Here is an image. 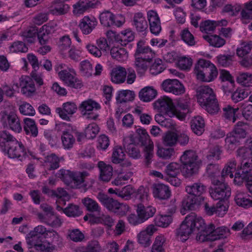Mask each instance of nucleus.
Segmentation results:
<instances>
[{"mask_svg": "<svg viewBox=\"0 0 252 252\" xmlns=\"http://www.w3.org/2000/svg\"><path fill=\"white\" fill-rule=\"evenodd\" d=\"M180 36L181 39L188 46H193L195 45L196 41L195 38L188 29H185L181 31Z\"/></svg>", "mask_w": 252, "mask_h": 252, "instance_id": "nucleus-56", "label": "nucleus"}, {"mask_svg": "<svg viewBox=\"0 0 252 252\" xmlns=\"http://www.w3.org/2000/svg\"><path fill=\"white\" fill-rule=\"evenodd\" d=\"M193 218V224L192 225L195 231H198L197 235H204L208 233V226H206L204 220L199 216H197L194 213H191L188 215Z\"/></svg>", "mask_w": 252, "mask_h": 252, "instance_id": "nucleus-25", "label": "nucleus"}, {"mask_svg": "<svg viewBox=\"0 0 252 252\" xmlns=\"http://www.w3.org/2000/svg\"><path fill=\"white\" fill-rule=\"evenodd\" d=\"M251 92L247 89H237L231 94V99L235 103H237L247 98Z\"/></svg>", "mask_w": 252, "mask_h": 252, "instance_id": "nucleus-57", "label": "nucleus"}, {"mask_svg": "<svg viewBox=\"0 0 252 252\" xmlns=\"http://www.w3.org/2000/svg\"><path fill=\"white\" fill-rule=\"evenodd\" d=\"M63 160V157L52 153L45 157L44 163L48 170H55L60 167V162Z\"/></svg>", "mask_w": 252, "mask_h": 252, "instance_id": "nucleus-30", "label": "nucleus"}, {"mask_svg": "<svg viewBox=\"0 0 252 252\" xmlns=\"http://www.w3.org/2000/svg\"><path fill=\"white\" fill-rule=\"evenodd\" d=\"M212 183L215 187L210 190V194L214 200L221 201L230 196L231 189L226 184L215 178L212 180Z\"/></svg>", "mask_w": 252, "mask_h": 252, "instance_id": "nucleus-7", "label": "nucleus"}, {"mask_svg": "<svg viewBox=\"0 0 252 252\" xmlns=\"http://www.w3.org/2000/svg\"><path fill=\"white\" fill-rule=\"evenodd\" d=\"M252 51V41L242 42L240 46L237 49V55L240 57H243L249 54Z\"/></svg>", "mask_w": 252, "mask_h": 252, "instance_id": "nucleus-61", "label": "nucleus"}, {"mask_svg": "<svg viewBox=\"0 0 252 252\" xmlns=\"http://www.w3.org/2000/svg\"><path fill=\"white\" fill-rule=\"evenodd\" d=\"M240 139L232 132L227 134L225 139V147L228 150H234L240 143Z\"/></svg>", "mask_w": 252, "mask_h": 252, "instance_id": "nucleus-46", "label": "nucleus"}, {"mask_svg": "<svg viewBox=\"0 0 252 252\" xmlns=\"http://www.w3.org/2000/svg\"><path fill=\"white\" fill-rule=\"evenodd\" d=\"M56 129L62 132L61 139L63 148L65 149L72 148L75 141V138L71 134L73 130L72 126L70 124L62 122L56 125Z\"/></svg>", "mask_w": 252, "mask_h": 252, "instance_id": "nucleus-8", "label": "nucleus"}, {"mask_svg": "<svg viewBox=\"0 0 252 252\" xmlns=\"http://www.w3.org/2000/svg\"><path fill=\"white\" fill-rule=\"evenodd\" d=\"M136 132L138 135L139 142L143 146L153 142L150 139V136L146 129L138 128L136 129Z\"/></svg>", "mask_w": 252, "mask_h": 252, "instance_id": "nucleus-64", "label": "nucleus"}, {"mask_svg": "<svg viewBox=\"0 0 252 252\" xmlns=\"http://www.w3.org/2000/svg\"><path fill=\"white\" fill-rule=\"evenodd\" d=\"M132 25L138 32H145L148 27L145 17L142 12H137L134 14Z\"/></svg>", "mask_w": 252, "mask_h": 252, "instance_id": "nucleus-34", "label": "nucleus"}, {"mask_svg": "<svg viewBox=\"0 0 252 252\" xmlns=\"http://www.w3.org/2000/svg\"><path fill=\"white\" fill-rule=\"evenodd\" d=\"M59 76L61 80L68 86L77 89L79 87V83L76 73L72 68L69 70L63 69L58 73Z\"/></svg>", "mask_w": 252, "mask_h": 252, "instance_id": "nucleus-17", "label": "nucleus"}, {"mask_svg": "<svg viewBox=\"0 0 252 252\" xmlns=\"http://www.w3.org/2000/svg\"><path fill=\"white\" fill-rule=\"evenodd\" d=\"M153 193L155 198L166 200L170 197L171 191L167 186L163 184H156L153 186Z\"/></svg>", "mask_w": 252, "mask_h": 252, "instance_id": "nucleus-27", "label": "nucleus"}, {"mask_svg": "<svg viewBox=\"0 0 252 252\" xmlns=\"http://www.w3.org/2000/svg\"><path fill=\"white\" fill-rule=\"evenodd\" d=\"M180 161L183 165L182 172L185 177H191L197 173L200 160L195 151H185L180 157Z\"/></svg>", "mask_w": 252, "mask_h": 252, "instance_id": "nucleus-5", "label": "nucleus"}, {"mask_svg": "<svg viewBox=\"0 0 252 252\" xmlns=\"http://www.w3.org/2000/svg\"><path fill=\"white\" fill-rule=\"evenodd\" d=\"M55 177L61 179L69 187L73 189L78 188L79 176L77 172L62 168L57 172Z\"/></svg>", "mask_w": 252, "mask_h": 252, "instance_id": "nucleus-10", "label": "nucleus"}, {"mask_svg": "<svg viewBox=\"0 0 252 252\" xmlns=\"http://www.w3.org/2000/svg\"><path fill=\"white\" fill-rule=\"evenodd\" d=\"M236 162L235 160H230L222 169L221 175V177L224 178L229 176L230 178H233V172L236 170Z\"/></svg>", "mask_w": 252, "mask_h": 252, "instance_id": "nucleus-51", "label": "nucleus"}, {"mask_svg": "<svg viewBox=\"0 0 252 252\" xmlns=\"http://www.w3.org/2000/svg\"><path fill=\"white\" fill-rule=\"evenodd\" d=\"M194 73L197 80L203 82L213 81L218 76L216 66L210 61L199 59L195 64Z\"/></svg>", "mask_w": 252, "mask_h": 252, "instance_id": "nucleus-3", "label": "nucleus"}, {"mask_svg": "<svg viewBox=\"0 0 252 252\" xmlns=\"http://www.w3.org/2000/svg\"><path fill=\"white\" fill-rule=\"evenodd\" d=\"M93 71V65L89 60H84L80 63V74L82 76L89 77L92 76Z\"/></svg>", "mask_w": 252, "mask_h": 252, "instance_id": "nucleus-53", "label": "nucleus"}, {"mask_svg": "<svg viewBox=\"0 0 252 252\" xmlns=\"http://www.w3.org/2000/svg\"><path fill=\"white\" fill-rule=\"evenodd\" d=\"M37 217L40 221L52 227H59L61 226L62 223L61 220L55 215L54 212L49 215H43L42 213H38Z\"/></svg>", "mask_w": 252, "mask_h": 252, "instance_id": "nucleus-28", "label": "nucleus"}, {"mask_svg": "<svg viewBox=\"0 0 252 252\" xmlns=\"http://www.w3.org/2000/svg\"><path fill=\"white\" fill-rule=\"evenodd\" d=\"M31 232H34V234L40 236L44 235L45 238H48L51 237H57L58 236V233L54 230H47L46 228L41 225H39L33 229V230L31 231Z\"/></svg>", "mask_w": 252, "mask_h": 252, "instance_id": "nucleus-47", "label": "nucleus"}, {"mask_svg": "<svg viewBox=\"0 0 252 252\" xmlns=\"http://www.w3.org/2000/svg\"><path fill=\"white\" fill-rule=\"evenodd\" d=\"M125 152L121 146H115L113 149L112 156V161L115 164L123 161L125 158Z\"/></svg>", "mask_w": 252, "mask_h": 252, "instance_id": "nucleus-52", "label": "nucleus"}, {"mask_svg": "<svg viewBox=\"0 0 252 252\" xmlns=\"http://www.w3.org/2000/svg\"><path fill=\"white\" fill-rule=\"evenodd\" d=\"M77 110V105L74 103L66 102L63 103L62 107L57 108L56 112L62 119L69 121L71 117L76 112Z\"/></svg>", "mask_w": 252, "mask_h": 252, "instance_id": "nucleus-22", "label": "nucleus"}, {"mask_svg": "<svg viewBox=\"0 0 252 252\" xmlns=\"http://www.w3.org/2000/svg\"><path fill=\"white\" fill-rule=\"evenodd\" d=\"M234 201L239 207L246 209L252 207V198L243 191L240 190L236 191Z\"/></svg>", "mask_w": 252, "mask_h": 252, "instance_id": "nucleus-26", "label": "nucleus"}, {"mask_svg": "<svg viewBox=\"0 0 252 252\" xmlns=\"http://www.w3.org/2000/svg\"><path fill=\"white\" fill-rule=\"evenodd\" d=\"M192 131L196 135H201L204 131L205 122L203 118L199 116L194 117L190 121Z\"/></svg>", "mask_w": 252, "mask_h": 252, "instance_id": "nucleus-38", "label": "nucleus"}, {"mask_svg": "<svg viewBox=\"0 0 252 252\" xmlns=\"http://www.w3.org/2000/svg\"><path fill=\"white\" fill-rule=\"evenodd\" d=\"M147 19L151 32L156 35H158L161 31V26L160 20L157 12L153 10L148 11Z\"/></svg>", "mask_w": 252, "mask_h": 252, "instance_id": "nucleus-21", "label": "nucleus"}, {"mask_svg": "<svg viewBox=\"0 0 252 252\" xmlns=\"http://www.w3.org/2000/svg\"><path fill=\"white\" fill-rule=\"evenodd\" d=\"M237 82L244 87H250L252 85V73L240 72L236 76Z\"/></svg>", "mask_w": 252, "mask_h": 252, "instance_id": "nucleus-48", "label": "nucleus"}, {"mask_svg": "<svg viewBox=\"0 0 252 252\" xmlns=\"http://www.w3.org/2000/svg\"><path fill=\"white\" fill-rule=\"evenodd\" d=\"M99 131L98 126L94 123L87 126L81 133L80 132V138L85 137L88 139H94Z\"/></svg>", "mask_w": 252, "mask_h": 252, "instance_id": "nucleus-39", "label": "nucleus"}, {"mask_svg": "<svg viewBox=\"0 0 252 252\" xmlns=\"http://www.w3.org/2000/svg\"><path fill=\"white\" fill-rule=\"evenodd\" d=\"M82 202L87 209L90 212H99L100 211V207L97 202L91 198L85 197L82 200Z\"/></svg>", "mask_w": 252, "mask_h": 252, "instance_id": "nucleus-58", "label": "nucleus"}, {"mask_svg": "<svg viewBox=\"0 0 252 252\" xmlns=\"http://www.w3.org/2000/svg\"><path fill=\"white\" fill-rule=\"evenodd\" d=\"M19 85L16 84L17 87L21 88L22 94L27 96H31L35 91L34 82L28 76H22L19 79Z\"/></svg>", "mask_w": 252, "mask_h": 252, "instance_id": "nucleus-23", "label": "nucleus"}, {"mask_svg": "<svg viewBox=\"0 0 252 252\" xmlns=\"http://www.w3.org/2000/svg\"><path fill=\"white\" fill-rule=\"evenodd\" d=\"M8 155L10 158H17L22 160L27 154L26 150L21 142L17 140L9 145Z\"/></svg>", "mask_w": 252, "mask_h": 252, "instance_id": "nucleus-18", "label": "nucleus"}, {"mask_svg": "<svg viewBox=\"0 0 252 252\" xmlns=\"http://www.w3.org/2000/svg\"><path fill=\"white\" fill-rule=\"evenodd\" d=\"M96 19L93 16H86L80 23V29L84 34H88L92 32L97 25Z\"/></svg>", "mask_w": 252, "mask_h": 252, "instance_id": "nucleus-29", "label": "nucleus"}, {"mask_svg": "<svg viewBox=\"0 0 252 252\" xmlns=\"http://www.w3.org/2000/svg\"><path fill=\"white\" fill-rule=\"evenodd\" d=\"M154 108L158 111L165 113L170 117H173L174 105L172 100L169 97L164 96L159 98L153 104Z\"/></svg>", "mask_w": 252, "mask_h": 252, "instance_id": "nucleus-15", "label": "nucleus"}, {"mask_svg": "<svg viewBox=\"0 0 252 252\" xmlns=\"http://www.w3.org/2000/svg\"><path fill=\"white\" fill-rule=\"evenodd\" d=\"M246 123L239 121L235 125L234 127L231 132L235 135L236 136L238 137L240 140L246 137L247 135V132L244 128Z\"/></svg>", "mask_w": 252, "mask_h": 252, "instance_id": "nucleus-63", "label": "nucleus"}, {"mask_svg": "<svg viewBox=\"0 0 252 252\" xmlns=\"http://www.w3.org/2000/svg\"><path fill=\"white\" fill-rule=\"evenodd\" d=\"M189 104L190 99L188 96L177 99L176 105H174L173 112H172L173 117L175 116L180 120H184L187 114L190 112Z\"/></svg>", "mask_w": 252, "mask_h": 252, "instance_id": "nucleus-12", "label": "nucleus"}, {"mask_svg": "<svg viewBox=\"0 0 252 252\" xmlns=\"http://www.w3.org/2000/svg\"><path fill=\"white\" fill-rule=\"evenodd\" d=\"M0 116V121L4 127L18 133L22 131L20 120L14 112L8 113L4 111L1 112Z\"/></svg>", "mask_w": 252, "mask_h": 252, "instance_id": "nucleus-9", "label": "nucleus"}, {"mask_svg": "<svg viewBox=\"0 0 252 252\" xmlns=\"http://www.w3.org/2000/svg\"><path fill=\"white\" fill-rule=\"evenodd\" d=\"M24 130L27 135L36 137L38 135V130L35 121L31 118L24 119Z\"/></svg>", "mask_w": 252, "mask_h": 252, "instance_id": "nucleus-40", "label": "nucleus"}, {"mask_svg": "<svg viewBox=\"0 0 252 252\" xmlns=\"http://www.w3.org/2000/svg\"><path fill=\"white\" fill-rule=\"evenodd\" d=\"M57 24L55 22H51L43 25L40 28L38 39L41 45L45 44L48 40L49 35L54 33L57 30Z\"/></svg>", "mask_w": 252, "mask_h": 252, "instance_id": "nucleus-20", "label": "nucleus"}, {"mask_svg": "<svg viewBox=\"0 0 252 252\" xmlns=\"http://www.w3.org/2000/svg\"><path fill=\"white\" fill-rule=\"evenodd\" d=\"M99 20L101 24L106 27H119L125 22V18L122 15H115L109 11L102 12L99 15Z\"/></svg>", "mask_w": 252, "mask_h": 252, "instance_id": "nucleus-13", "label": "nucleus"}, {"mask_svg": "<svg viewBox=\"0 0 252 252\" xmlns=\"http://www.w3.org/2000/svg\"><path fill=\"white\" fill-rule=\"evenodd\" d=\"M181 171V165L177 162H172L168 164L165 169L167 175L171 177H176Z\"/></svg>", "mask_w": 252, "mask_h": 252, "instance_id": "nucleus-54", "label": "nucleus"}, {"mask_svg": "<svg viewBox=\"0 0 252 252\" xmlns=\"http://www.w3.org/2000/svg\"><path fill=\"white\" fill-rule=\"evenodd\" d=\"M221 151L218 147H215L211 149L204 158V160L209 162L213 163L214 161L218 160L220 159Z\"/></svg>", "mask_w": 252, "mask_h": 252, "instance_id": "nucleus-55", "label": "nucleus"}, {"mask_svg": "<svg viewBox=\"0 0 252 252\" xmlns=\"http://www.w3.org/2000/svg\"><path fill=\"white\" fill-rule=\"evenodd\" d=\"M157 95V91L153 87L147 86L142 89L139 92L138 96L143 102H150Z\"/></svg>", "mask_w": 252, "mask_h": 252, "instance_id": "nucleus-36", "label": "nucleus"}, {"mask_svg": "<svg viewBox=\"0 0 252 252\" xmlns=\"http://www.w3.org/2000/svg\"><path fill=\"white\" fill-rule=\"evenodd\" d=\"M17 139L6 131L0 132V146L8 147Z\"/></svg>", "mask_w": 252, "mask_h": 252, "instance_id": "nucleus-60", "label": "nucleus"}, {"mask_svg": "<svg viewBox=\"0 0 252 252\" xmlns=\"http://www.w3.org/2000/svg\"><path fill=\"white\" fill-rule=\"evenodd\" d=\"M82 113H87L93 111L94 109L99 110L101 107L99 103L92 99L85 101L81 103Z\"/></svg>", "mask_w": 252, "mask_h": 252, "instance_id": "nucleus-59", "label": "nucleus"}, {"mask_svg": "<svg viewBox=\"0 0 252 252\" xmlns=\"http://www.w3.org/2000/svg\"><path fill=\"white\" fill-rule=\"evenodd\" d=\"M162 89L166 92L171 93L176 95L183 94L185 92V87L177 79H166L161 84Z\"/></svg>", "mask_w": 252, "mask_h": 252, "instance_id": "nucleus-16", "label": "nucleus"}, {"mask_svg": "<svg viewBox=\"0 0 252 252\" xmlns=\"http://www.w3.org/2000/svg\"><path fill=\"white\" fill-rule=\"evenodd\" d=\"M94 167L92 163H83L80 165V169H85V170L80 171V192H85L91 186L92 183L89 178V171Z\"/></svg>", "mask_w": 252, "mask_h": 252, "instance_id": "nucleus-14", "label": "nucleus"}, {"mask_svg": "<svg viewBox=\"0 0 252 252\" xmlns=\"http://www.w3.org/2000/svg\"><path fill=\"white\" fill-rule=\"evenodd\" d=\"M237 157L241 162V165L235 174L234 183L240 185L244 181L249 180L251 175L252 155L249 149L242 147L237 150Z\"/></svg>", "mask_w": 252, "mask_h": 252, "instance_id": "nucleus-1", "label": "nucleus"}, {"mask_svg": "<svg viewBox=\"0 0 252 252\" xmlns=\"http://www.w3.org/2000/svg\"><path fill=\"white\" fill-rule=\"evenodd\" d=\"M112 57L120 62H124L128 58V53L124 48L113 47L110 50Z\"/></svg>", "mask_w": 252, "mask_h": 252, "instance_id": "nucleus-41", "label": "nucleus"}, {"mask_svg": "<svg viewBox=\"0 0 252 252\" xmlns=\"http://www.w3.org/2000/svg\"><path fill=\"white\" fill-rule=\"evenodd\" d=\"M206 186L200 182L189 185L185 188V190L188 194L197 197L202 195L206 192Z\"/></svg>", "mask_w": 252, "mask_h": 252, "instance_id": "nucleus-31", "label": "nucleus"}, {"mask_svg": "<svg viewBox=\"0 0 252 252\" xmlns=\"http://www.w3.org/2000/svg\"><path fill=\"white\" fill-rule=\"evenodd\" d=\"M178 142V134L172 131L167 132L163 137V143L166 146H175Z\"/></svg>", "mask_w": 252, "mask_h": 252, "instance_id": "nucleus-62", "label": "nucleus"}, {"mask_svg": "<svg viewBox=\"0 0 252 252\" xmlns=\"http://www.w3.org/2000/svg\"><path fill=\"white\" fill-rule=\"evenodd\" d=\"M196 96L199 105L209 113L216 114L220 110L216 95L213 89L208 85L198 87Z\"/></svg>", "mask_w": 252, "mask_h": 252, "instance_id": "nucleus-2", "label": "nucleus"}, {"mask_svg": "<svg viewBox=\"0 0 252 252\" xmlns=\"http://www.w3.org/2000/svg\"><path fill=\"white\" fill-rule=\"evenodd\" d=\"M203 38L210 45L216 48H220L223 46L226 43L225 39L217 35H203Z\"/></svg>", "mask_w": 252, "mask_h": 252, "instance_id": "nucleus-43", "label": "nucleus"}, {"mask_svg": "<svg viewBox=\"0 0 252 252\" xmlns=\"http://www.w3.org/2000/svg\"><path fill=\"white\" fill-rule=\"evenodd\" d=\"M156 212V208L152 206L145 207L141 203L137 205L136 213L140 216L144 222L149 218L153 217Z\"/></svg>", "mask_w": 252, "mask_h": 252, "instance_id": "nucleus-37", "label": "nucleus"}, {"mask_svg": "<svg viewBox=\"0 0 252 252\" xmlns=\"http://www.w3.org/2000/svg\"><path fill=\"white\" fill-rule=\"evenodd\" d=\"M154 52L149 46H144L142 41H139L137 43V49L135 53L136 57H142L147 60H151L154 57Z\"/></svg>", "mask_w": 252, "mask_h": 252, "instance_id": "nucleus-33", "label": "nucleus"}, {"mask_svg": "<svg viewBox=\"0 0 252 252\" xmlns=\"http://www.w3.org/2000/svg\"><path fill=\"white\" fill-rule=\"evenodd\" d=\"M193 220L192 216L190 217L187 215L180 227L176 230V236L183 242L187 240L189 236L195 232L192 225L193 224Z\"/></svg>", "mask_w": 252, "mask_h": 252, "instance_id": "nucleus-11", "label": "nucleus"}, {"mask_svg": "<svg viewBox=\"0 0 252 252\" xmlns=\"http://www.w3.org/2000/svg\"><path fill=\"white\" fill-rule=\"evenodd\" d=\"M208 233L197 237V240L203 242L207 241H214L223 239L230 234L229 229L225 226H221L215 229V225L211 223L208 225Z\"/></svg>", "mask_w": 252, "mask_h": 252, "instance_id": "nucleus-6", "label": "nucleus"}, {"mask_svg": "<svg viewBox=\"0 0 252 252\" xmlns=\"http://www.w3.org/2000/svg\"><path fill=\"white\" fill-rule=\"evenodd\" d=\"M157 230V228L154 224L148 225L145 229L137 234L138 243L144 247L149 246L151 243V237Z\"/></svg>", "mask_w": 252, "mask_h": 252, "instance_id": "nucleus-19", "label": "nucleus"}, {"mask_svg": "<svg viewBox=\"0 0 252 252\" xmlns=\"http://www.w3.org/2000/svg\"><path fill=\"white\" fill-rule=\"evenodd\" d=\"M135 94L133 91L129 90H121L117 92L116 100L119 103L132 101Z\"/></svg>", "mask_w": 252, "mask_h": 252, "instance_id": "nucleus-42", "label": "nucleus"}, {"mask_svg": "<svg viewBox=\"0 0 252 252\" xmlns=\"http://www.w3.org/2000/svg\"><path fill=\"white\" fill-rule=\"evenodd\" d=\"M38 32L36 27H31L23 32L22 36L25 41L33 43L35 41L36 37H38Z\"/></svg>", "mask_w": 252, "mask_h": 252, "instance_id": "nucleus-44", "label": "nucleus"}, {"mask_svg": "<svg viewBox=\"0 0 252 252\" xmlns=\"http://www.w3.org/2000/svg\"><path fill=\"white\" fill-rule=\"evenodd\" d=\"M171 215H157L154 219V223L157 226L165 228L172 222Z\"/></svg>", "mask_w": 252, "mask_h": 252, "instance_id": "nucleus-49", "label": "nucleus"}, {"mask_svg": "<svg viewBox=\"0 0 252 252\" xmlns=\"http://www.w3.org/2000/svg\"><path fill=\"white\" fill-rule=\"evenodd\" d=\"M126 70L125 67L120 65L116 66L111 71V80L116 84H122L126 81Z\"/></svg>", "mask_w": 252, "mask_h": 252, "instance_id": "nucleus-24", "label": "nucleus"}, {"mask_svg": "<svg viewBox=\"0 0 252 252\" xmlns=\"http://www.w3.org/2000/svg\"><path fill=\"white\" fill-rule=\"evenodd\" d=\"M175 151L174 148H164L158 146L157 151V156L163 159H169L175 156Z\"/></svg>", "mask_w": 252, "mask_h": 252, "instance_id": "nucleus-45", "label": "nucleus"}, {"mask_svg": "<svg viewBox=\"0 0 252 252\" xmlns=\"http://www.w3.org/2000/svg\"><path fill=\"white\" fill-rule=\"evenodd\" d=\"M96 197L108 211L120 217L125 216L129 211L130 208L127 204L121 203L102 192H99Z\"/></svg>", "mask_w": 252, "mask_h": 252, "instance_id": "nucleus-4", "label": "nucleus"}, {"mask_svg": "<svg viewBox=\"0 0 252 252\" xmlns=\"http://www.w3.org/2000/svg\"><path fill=\"white\" fill-rule=\"evenodd\" d=\"M166 244V237L163 234H158L154 239L150 252H165Z\"/></svg>", "mask_w": 252, "mask_h": 252, "instance_id": "nucleus-35", "label": "nucleus"}, {"mask_svg": "<svg viewBox=\"0 0 252 252\" xmlns=\"http://www.w3.org/2000/svg\"><path fill=\"white\" fill-rule=\"evenodd\" d=\"M97 166L100 171V180L105 182H109L113 175V168L112 166L106 164L102 161L98 162Z\"/></svg>", "mask_w": 252, "mask_h": 252, "instance_id": "nucleus-32", "label": "nucleus"}, {"mask_svg": "<svg viewBox=\"0 0 252 252\" xmlns=\"http://www.w3.org/2000/svg\"><path fill=\"white\" fill-rule=\"evenodd\" d=\"M151 60H147L146 58L142 57H136L135 62V67L138 73H143L147 69Z\"/></svg>", "mask_w": 252, "mask_h": 252, "instance_id": "nucleus-50", "label": "nucleus"}]
</instances>
